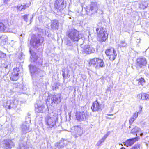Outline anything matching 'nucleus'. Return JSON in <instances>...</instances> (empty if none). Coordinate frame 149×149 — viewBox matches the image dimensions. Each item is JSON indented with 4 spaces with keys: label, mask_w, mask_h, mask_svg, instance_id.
I'll return each instance as SVG.
<instances>
[{
    "label": "nucleus",
    "mask_w": 149,
    "mask_h": 149,
    "mask_svg": "<svg viewBox=\"0 0 149 149\" xmlns=\"http://www.w3.org/2000/svg\"><path fill=\"white\" fill-rule=\"evenodd\" d=\"M148 1H143L140 3L139 5V7L142 9H144L147 7L148 5Z\"/></svg>",
    "instance_id": "nucleus-26"
},
{
    "label": "nucleus",
    "mask_w": 149,
    "mask_h": 149,
    "mask_svg": "<svg viewBox=\"0 0 149 149\" xmlns=\"http://www.w3.org/2000/svg\"><path fill=\"white\" fill-rule=\"evenodd\" d=\"M36 111L38 112L42 113L43 111V110L44 108V107L43 105H38L35 106Z\"/></svg>",
    "instance_id": "nucleus-27"
},
{
    "label": "nucleus",
    "mask_w": 149,
    "mask_h": 149,
    "mask_svg": "<svg viewBox=\"0 0 149 149\" xmlns=\"http://www.w3.org/2000/svg\"><path fill=\"white\" fill-rule=\"evenodd\" d=\"M55 145L58 149H62L65 146V143L62 142V141H61L60 142L56 143Z\"/></svg>",
    "instance_id": "nucleus-28"
},
{
    "label": "nucleus",
    "mask_w": 149,
    "mask_h": 149,
    "mask_svg": "<svg viewBox=\"0 0 149 149\" xmlns=\"http://www.w3.org/2000/svg\"><path fill=\"white\" fill-rule=\"evenodd\" d=\"M73 133L76 137H78L81 136L83 134L82 128L80 125L75 126Z\"/></svg>",
    "instance_id": "nucleus-13"
},
{
    "label": "nucleus",
    "mask_w": 149,
    "mask_h": 149,
    "mask_svg": "<svg viewBox=\"0 0 149 149\" xmlns=\"http://www.w3.org/2000/svg\"><path fill=\"white\" fill-rule=\"evenodd\" d=\"M104 64L103 61V60H102V61L101 62V63L99 65V66L101 67H103L104 66Z\"/></svg>",
    "instance_id": "nucleus-43"
},
{
    "label": "nucleus",
    "mask_w": 149,
    "mask_h": 149,
    "mask_svg": "<svg viewBox=\"0 0 149 149\" xmlns=\"http://www.w3.org/2000/svg\"><path fill=\"white\" fill-rule=\"evenodd\" d=\"M63 76L65 78V72H64L63 71V74H62Z\"/></svg>",
    "instance_id": "nucleus-49"
},
{
    "label": "nucleus",
    "mask_w": 149,
    "mask_h": 149,
    "mask_svg": "<svg viewBox=\"0 0 149 149\" xmlns=\"http://www.w3.org/2000/svg\"><path fill=\"white\" fill-rule=\"evenodd\" d=\"M4 3L5 4H8V2L10 1V0H3Z\"/></svg>",
    "instance_id": "nucleus-48"
},
{
    "label": "nucleus",
    "mask_w": 149,
    "mask_h": 149,
    "mask_svg": "<svg viewBox=\"0 0 149 149\" xmlns=\"http://www.w3.org/2000/svg\"><path fill=\"white\" fill-rule=\"evenodd\" d=\"M30 44L32 47L34 48L37 49L40 45V40L39 37L33 36L31 39Z\"/></svg>",
    "instance_id": "nucleus-6"
},
{
    "label": "nucleus",
    "mask_w": 149,
    "mask_h": 149,
    "mask_svg": "<svg viewBox=\"0 0 149 149\" xmlns=\"http://www.w3.org/2000/svg\"><path fill=\"white\" fill-rule=\"evenodd\" d=\"M147 63L146 59L144 57H141L137 59L136 65L137 67L141 68L146 66Z\"/></svg>",
    "instance_id": "nucleus-9"
},
{
    "label": "nucleus",
    "mask_w": 149,
    "mask_h": 149,
    "mask_svg": "<svg viewBox=\"0 0 149 149\" xmlns=\"http://www.w3.org/2000/svg\"><path fill=\"white\" fill-rule=\"evenodd\" d=\"M51 28L53 30H57L58 27V23L57 20H54L52 22L51 25Z\"/></svg>",
    "instance_id": "nucleus-23"
},
{
    "label": "nucleus",
    "mask_w": 149,
    "mask_h": 149,
    "mask_svg": "<svg viewBox=\"0 0 149 149\" xmlns=\"http://www.w3.org/2000/svg\"><path fill=\"white\" fill-rule=\"evenodd\" d=\"M143 135V133H141L140 134V136H142Z\"/></svg>",
    "instance_id": "nucleus-52"
},
{
    "label": "nucleus",
    "mask_w": 149,
    "mask_h": 149,
    "mask_svg": "<svg viewBox=\"0 0 149 149\" xmlns=\"http://www.w3.org/2000/svg\"><path fill=\"white\" fill-rule=\"evenodd\" d=\"M138 113L137 112H136L133 115V116L132 117L135 118L136 119L138 116Z\"/></svg>",
    "instance_id": "nucleus-39"
},
{
    "label": "nucleus",
    "mask_w": 149,
    "mask_h": 149,
    "mask_svg": "<svg viewBox=\"0 0 149 149\" xmlns=\"http://www.w3.org/2000/svg\"><path fill=\"white\" fill-rule=\"evenodd\" d=\"M28 15H24L23 16V19L24 20L26 21V22H27L28 20V18H27V16Z\"/></svg>",
    "instance_id": "nucleus-41"
},
{
    "label": "nucleus",
    "mask_w": 149,
    "mask_h": 149,
    "mask_svg": "<svg viewBox=\"0 0 149 149\" xmlns=\"http://www.w3.org/2000/svg\"><path fill=\"white\" fill-rule=\"evenodd\" d=\"M102 60L101 59H99L98 58H97V62H96V65H98L101 63L102 61Z\"/></svg>",
    "instance_id": "nucleus-38"
},
{
    "label": "nucleus",
    "mask_w": 149,
    "mask_h": 149,
    "mask_svg": "<svg viewBox=\"0 0 149 149\" xmlns=\"http://www.w3.org/2000/svg\"><path fill=\"white\" fill-rule=\"evenodd\" d=\"M129 128H131V126H130H130H129Z\"/></svg>",
    "instance_id": "nucleus-57"
},
{
    "label": "nucleus",
    "mask_w": 149,
    "mask_h": 149,
    "mask_svg": "<svg viewBox=\"0 0 149 149\" xmlns=\"http://www.w3.org/2000/svg\"><path fill=\"white\" fill-rule=\"evenodd\" d=\"M137 139L138 137H136L127 140L125 141V145L127 147L131 146L134 144L135 142L137 141Z\"/></svg>",
    "instance_id": "nucleus-18"
},
{
    "label": "nucleus",
    "mask_w": 149,
    "mask_h": 149,
    "mask_svg": "<svg viewBox=\"0 0 149 149\" xmlns=\"http://www.w3.org/2000/svg\"><path fill=\"white\" fill-rule=\"evenodd\" d=\"M29 6V5L28 4H26L25 5H23V10L27 8H28Z\"/></svg>",
    "instance_id": "nucleus-42"
},
{
    "label": "nucleus",
    "mask_w": 149,
    "mask_h": 149,
    "mask_svg": "<svg viewBox=\"0 0 149 149\" xmlns=\"http://www.w3.org/2000/svg\"><path fill=\"white\" fill-rule=\"evenodd\" d=\"M19 74L17 72H12L10 75V80L14 81L17 80L19 78Z\"/></svg>",
    "instance_id": "nucleus-22"
},
{
    "label": "nucleus",
    "mask_w": 149,
    "mask_h": 149,
    "mask_svg": "<svg viewBox=\"0 0 149 149\" xmlns=\"http://www.w3.org/2000/svg\"><path fill=\"white\" fill-rule=\"evenodd\" d=\"M13 72H17L19 71V69L18 68L16 67L15 68H14L13 69Z\"/></svg>",
    "instance_id": "nucleus-40"
},
{
    "label": "nucleus",
    "mask_w": 149,
    "mask_h": 149,
    "mask_svg": "<svg viewBox=\"0 0 149 149\" xmlns=\"http://www.w3.org/2000/svg\"><path fill=\"white\" fill-rule=\"evenodd\" d=\"M100 140V141H101V142L102 143L104 141L103 139H101Z\"/></svg>",
    "instance_id": "nucleus-51"
},
{
    "label": "nucleus",
    "mask_w": 149,
    "mask_h": 149,
    "mask_svg": "<svg viewBox=\"0 0 149 149\" xmlns=\"http://www.w3.org/2000/svg\"><path fill=\"white\" fill-rule=\"evenodd\" d=\"M17 100H7L4 103L3 106L6 108L9 109L13 107H15L17 104L15 103V102Z\"/></svg>",
    "instance_id": "nucleus-11"
},
{
    "label": "nucleus",
    "mask_w": 149,
    "mask_h": 149,
    "mask_svg": "<svg viewBox=\"0 0 149 149\" xmlns=\"http://www.w3.org/2000/svg\"><path fill=\"white\" fill-rule=\"evenodd\" d=\"M97 58H95L90 60L88 64L89 65L94 66L96 65Z\"/></svg>",
    "instance_id": "nucleus-29"
},
{
    "label": "nucleus",
    "mask_w": 149,
    "mask_h": 149,
    "mask_svg": "<svg viewBox=\"0 0 149 149\" xmlns=\"http://www.w3.org/2000/svg\"><path fill=\"white\" fill-rule=\"evenodd\" d=\"M67 76L68 78H69L70 77V75L67 74Z\"/></svg>",
    "instance_id": "nucleus-53"
},
{
    "label": "nucleus",
    "mask_w": 149,
    "mask_h": 149,
    "mask_svg": "<svg viewBox=\"0 0 149 149\" xmlns=\"http://www.w3.org/2000/svg\"><path fill=\"white\" fill-rule=\"evenodd\" d=\"M115 118V116H114L113 118H111V117H107L106 118H107V119H111V118L114 119V118Z\"/></svg>",
    "instance_id": "nucleus-50"
},
{
    "label": "nucleus",
    "mask_w": 149,
    "mask_h": 149,
    "mask_svg": "<svg viewBox=\"0 0 149 149\" xmlns=\"http://www.w3.org/2000/svg\"><path fill=\"white\" fill-rule=\"evenodd\" d=\"M9 31V28L7 24L5 25L3 23L0 22V31L8 32Z\"/></svg>",
    "instance_id": "nucleus-20"
},
{
    "label": "nucleus",
    "mask_w": 149,
    "mask_h": 149,
    "mask_svg": "<svg viewBox=\"0 0 149 149\" xmlns=\"http://www.w3.org/2000/svg\"><path fill=\"white\" fill-rule=\"evenodd\" d=\"M61 101V95L60 94L57 95H54L51 98V104L53 105V103L55 104H58Z\"/></svg>",
    "instance_id": "nucleus-14"
},
{
    "label": "nucleus",
    "mask_w": 149,
    "mask_h": 149,
    "mask_svg": "<svg viewBox=\"0 0 149 149\" xmlns=\"http://www.w3.org/2000/svg\"><path fill=\"white\" fill-rule=\"evenodd\" d=\"M127 45V44L125 42V40L120 41V44L117 45V46L118 47L121 48L122 47H126Z\"/></svg>",
    "instance_id": "nucleus-30"
},
{
    "label": "nucleus",
    "mask_w": 149,
    "mask_h": 149,
    "mask_svg": "<svg viewBox=\"0 0 149 149\" xmlns=\"http://www.w3.org/2000/svg\"><path fill=\"white\" fill-rule=\"evenodd\" d=\"M66 49L68 50H72L73 49V44L70 40L66 42Z\"/></svg>",
    "instance_id": "nucleus-25"
},
{
    "label": "nucleus",
    "mask_w": 149,
    "mask_h": 149,
    "mask_svg": "<svg viewBox=\"0 0 149 149\" xmlns=\"http://www.w3.org/2000/svg\"><path fill=\"white\" fill-rule=\"evenodd\" d=\"M140 146L139 145L137 144L134 145L130 149H138L140 148Z\"/></svg>",
    "instance_id": "nucleus-36"
},
{
    "label": "nucleus",
    "mask_w": 149,
    "mask_h": 149,
    "mask_svg": "<svg viewBox=\"0 0 149 149\" xmlns=\"http://www.w3.org/2000/svg\"><path fill=\"white\" fill-rule=\"evenodd\" d=\"M102 143L101 142V141H100V140H99L97 144V146H100Z\"/></svg>",
    "instance_id": "nucleus-46"
},
{
    "label": "nucleus",
    "mask_w": 149,
    "mask_h": 149,
    "mask_svg": "<svg viewBox=\"0 0 149 149\" xmlns=\"http://www.w3.org/2000/svg\"><path fill=\"white\" fill-rule=\"evenodd\" d=\"M58 120V114L57 113L52 112L49 113L45 117L46 125L47 127H55Z\"/></svg>",
    "instance_id": "nucleus-1"
},
{
    "label": "nucleus",
    "mask_w": 149,
    "mask_h": 149,
    "mask_svg": "<svg viewBox=\"0 0 149 149\" xmlns=\"http://www.w3.org/2000/svg\"><path fill=\"white\" fill-rule=\"evenodd\" d=\"M107 115H108V116H113V114H107Z\"/></svg>",
    "instance_id": "nucleus-54"
},
{
    "label": "nucleus",
    "mask_w": 149,
    "mask_h": 149,
    "mask_svg": "<svg viewBox=\"0 0 149 149\" xmlns=\"http://www.w3.org/2000/svg\"><path fill=\"white\" fill-rule=\"evenodd\" d=\"M29 67L31 75H33L35 74L36 76L37 75L40 77L42 76L43 72L39 68H37L32 65H30Z\"/></svg>",
    "instance_id": "nucleus-5"
},
{
    "label": "nucleus",
    "mask_w": 149,
    "mask_h": 149,
    "mask_svg": "<svg viewBox=\"0 0 149 149\" xmlns=\"http://www.w3.org/2000/svg\"><path fill=\"white\" fill-rule=\"evenodd\" d=\"M21 36H23V35H22V34H21Z\"/></svg>",
    "instance_id": "nucleus-58"
},
{
    "label": "nucleus",
    "mask_w": 149,
    "mask_h": 149,
    "mask_svg": "<svg viewBox=\"0 0 149 149\" xmlns=\"http://www.w3.org/2000/svg\"><path fill=\"white\" fill-rule=\"evenodd\" d=\"M88 113L86 110L82 111H78L76 113L77 119L79 121H85L88 118Z\"/></svg>",
    "instance_id": "nucleus-4"
},
{
    "label": "nucleus",
    "mask_w": 149,
    "mask_h": 149,
    "mask_svg": "<svg viewBox=\"0 0 149 149\" xmlns=\"http://www.w3.org/2000/svg\"><path fill=\"white\" fill-rule=\"evenodd\" d=\"M66 36L73 42L77 41L82 38L79 31L74 29H69L66 32Z\"/></svg>",
    "instance_id": "nucleus-2"
},
{
    "label": "nucleus",
    "mask_w": 149,
    "mask_h": 149,
    "mask_svg": "<svg viewBox=\"0 0 149 149\" xmlns=\"http://www.w3.org/2000/svg\"><path fill=\"white\" fill-rule=\"evenodd\" d=\"M69 116L70 115V114L69 113Z\"/></svg>",
    "instance_id": "nucleus-60"
},
{
    "label": "nucleus",
    "mask_w": 149,
    "mask_h": 149,
    "mask_svg": "<svg viewBox=\"0 0 149 149\" xmlns=\"http://www.w3.org/2000/svg\"><path fill=\"white\" fill-rule=\"evenodd\" d=\"M31 130L29 126L27 123H24L21 126L22 132L24 134H26L30 132Z\"/></svg>",
    "instance_id": "nucleus-15"
},
{
    "label": "nucleus",
    "mask_w": 149,
    "mask_h": 149,
    "mask_svg": "<svg viewBox=\"0 0 149 149\" xmlns=\"http://www.w3.org/2000/svg\"><path fill=\"white\" fill-rule=\"evenodd\" d=\"M24 54L22 53H21V54L20 56L19 57V58L20 59H22L23 58V56H24Z\"/></svg>",
    "instance_id": "nucleus-47"
},
{
    "label": "nucleus",
    "mask_w": 149,
    "mask_h": 149,
    "mask_svg": "<svg viewBox=\"0 0 149 149\" xmlns=\"http://www.w3.org/2000/svg\"><path fill=\"white\" fill-rule=\"evenodd\" d=\"M55 7L59 10V11L63 10L66 7L63 0H59L55 1L54 4Z\"/></svg>",
    "instance_id": "nucleus-10"
},
{
    "label": "nucleus",
    "mask_w": 149,
    "mask_h": 149,
    "mask_svg": "<svg viewBox=\"0 0 149 149\" xmlns=\"http://www.w3.org/2000/svg\"><path fill=\"white\" fill-rule=\"evenodd\" d=\"M117 56L116 53L110 55L109 56V58L111 61L114 60L116 57Z\"/></svg>",
    "instance_id": "nucleus-33"
},
{
    "label": "nucleus",
    "mask_w": 149,
    "mask_h": 149,
    "mask_svg": "<svg viewBox=\"0 0 149 149\" xmlns=\"http://www.w3.org/2000/svg\"><path fill=\"white\" fill-rule=\"evenodd\" d=\"M48 102H49V101L48 100V99L47 100V103Z\"/></svg>",
    "instance_id": "nucleus-56"
},
{
    "label": "nucleus",
    "mask_w": 149,
    "mask_h": 149,
    "mask_svg": "<svg viewBox=\"0 0 149 149\" xmlns=\"http://www.w3.org/2000/svg\"><path fill=\"white\" fill-rule=\"evenodd\" d=\"M137 97L142 100H148L149 99V94L145 93L140 94L138 95Z\"/></svg>",
    "instance_id": "nucleus-21"
},
{
    "label": "nucleus",
    "mask_w": 149,
    "mask_h": 149,
    "mask_svg": "<svg viewBox=\"0 0 149 149\" xmlns=\"http://www.w3.org/2000/svg\"><path fill=\"white\" fill-rule=\"evenodd\" d=\"M105 53L107 56L116 53V51H115L113 48H111L110 49L107 50L105 51Z\"/></svg>",
    "instance_id": "nucleus-24"
},
{
    "label": "nucleus",
    "mask_w": 149,
    "mask_h": 149,
    "mask_svg": "<svg viewBox=\"0 0 149 149\" xmlns=\"http://www.w3.org/2000/svg\"><path fill=\"white\" fill-rule=\"evenodd\" d=\"M91 109L93 112L98 111L100 109V107L97 101H95L93 103Z\"/></svg>",
    "instance_id": "nucleus-17"
},
{
    "label": "nucleus",
    "mask_w": 149,
    "mask_h": 149,
    "mask_svg": "<svg viewBox=\"0 0 149 149\" xmlns=\"http://www.w3.org/2000/svg\"><path fill=\"white\" fill-rule=\"evenodd\" d=\"M90 10L87 11L88 15L92 14L97 13V3L95 2H92L90 5Z\"/></svg>",
    "instance_id": "nucleus-12"
},
{
    "label": "nucleus",
    "mask_w": 149,
    "mask_h": 149,
    "mask_svg": "<svg viewBox=\"0 0 149 149\" xmlns=\"http://www.w3.org/2000/svg\"><path fill=\"white\" fill-rule=\"evenodd\" d=\"M2 144L4 148L8 149L11 148L15 146L14 143L12 140L5 139L2 142Z\"/></svg>",
    "instance_id": "nucleus-8"
},
{
    "label": "nucleus",
    "mask_w": 149,
    "mask_h": 149,
    "mask_svg": "<svg viewBox=\"0 0 149 149\" xmlns=\"http://www.w3.org/2000/svg\"><path fill=\"white\" fill-rule=\"evenodd\" d=\"M8 40V37L6 35L0 36V45H5Z\"/></svg>",
    "instance_id": "nucleus-19"
},
{
    "label": "nucleus",
    "mask_w": 149,
    "mask_h": 149,
    "mask_svg": "<svg viewBox=\"0 0 149 149\" xmlns=\"http://www.w3.org/2000/svg\"><path fill=\"white\" fill-rule=\"evenodd\" d=\"M30 52L31 55V60L34 62H36L37 64H41L42 63V56L38 57L36 54L31 49H30Z\"/></svg>",
    "instance_id": "nucleus-7"
},
{
    "label": "nucleus",
    "mask_w": 149,
    "mask_h": 149,
    "mask_svg": "<svg viewBox=\"0 0 149 149\" xmlns=\"http://www.w3.org/2000/svg\"><path fill=\"white\" fill-rule=\"evenodd\" d=\"M120 149H125V148H124V147H121Z\"/></svg>",
    "instance_id": "nucleus-55"
},
{
    "label": "nucleus",
    "mask_w": 149,
    "mask_h": 149,
    "mask_svg": "<svg viewBox=\"0 0 149 149\" xmlns=\"http://www.w3.org/2000/svg\"><path fill=\"white\" fill-rule=\"evenodd\" d=\"M6 56V54L0 51V58H5Z\"/></svg>",
    "instance_id": "nucleus-35"
},
{
    "label": "nucleus",
    "mask_w": 149,
    "mask_h": 149,
    "mask_svg": "<svg viewBox=\"0 0 149 149\" xmlns=\"http://www.w3.org/2000/svg\"><path fill=\"white\" fill-rule=\"evenodd\" d=\"M108 136L107 134H106L104 135V136L102 137V139H103L105 141L106 138Z\"/></svg>",
    "instance_id": "nucleus-44"
},
{
    "label": "nucleus",
    "mask_w": 149,
    "mask_h": 149,
    "mask_svg": "<svg viewBox=\"0 0 149 149\" xmlns=\"http://www.w3.org/2000/svg\"><path fill=\"white\" fill-rule=\"evenodd\" d=\"M135 118L133 117H131L129 120V124L130 125H131L133 122L135 120Z\"/></svg>",
    "instance_id": "nucleus-34"
},
{
    "label": "nucleus",
    "mask_w": 149,
    "mask_h": 149,
    "mask_svg": "<svg viewBox=\"0 0 149 149\" xmlns=\"http://www.w3.org/2000/svg\"><path fill=\"white\" fill-rule=\"evenodd\" d=\"M17 8L20 11L23 10V5L17 6Z\"/></svg>",
    "instance_id": "nucleus-37"
},
{
    "label": "nucleus",
    "mask_w": 149,
    "mask_h": 149,
    "mask_svg": "<svg viewBox=\"0 0 149 149\" xmlns=\"http://www.w3.org/2000/svg\"><path fill=\"white\" fill-rule=\"evenodd\" d=\"M140 130V128H139L136 126H135L132 130L131 131V133L134 134H135L136 136H137V134L136 133L139 132Z\"/></svg>",
    "instance_id": "nucleus-31"
},
{
    "label": "nucleus",
    "mask_w": 149,
    "mask_h": 149,
    "mask_svg": "<svg viewBox=\"0 0 149 149\" xmlns=\"http://www.w3.org/2000/svg\"><path fill=\"white\" fill-rule=\"evenodd\" d=\"M96 31L98 37L100 38V42H105L108 38V34L104 30L103 28H98L96 29Z\"/></svg>",
    "instance_id": "nucleus-3"
},
{
    "label": "nucleus",
    "mask_w": 149,
    "mask_h": 149,
    "mask_svg": "<svg viewBox=\"0 0 149 149\" xmlns=\"http://www.w3.org/2000/svg\"><path fill=\"white\" fill-rule=\"evenodd\" d=\"M7 66H6V67H5V68H7Z\"/></svg>",
    "instance_id": "nucleus-59"
},
{
    "label": "nucleus",
    "mask_w": 149,
    "mask_h": 149,
    "mask_svg": "<svg viewBox=\"0 0 149 149\" xmlns=\"http://www.w3.org/2000/svg\"><path fill=\"white\" fill-rule=\"evenodd\" d=\"M138 82V85H142V86L145 82L144 79L143 78H141L136 80Z\"/></svg>",
    "instance_id": "nucleus-32"
},
{
    "label": "nucleus",
    "mask_w": 149,
    "mask_h": 149,
    "mask_svg": "<svg viewBox=\"0 0 149 149\" xmlns=\"http://www.w3.org/2000/svg\"><path fill=\"white\" fill-rule=\"evenodd\" d=\"M84 51L86 54H90L91 53H94L95 50V49L89 45H86L84 48Z\"/></svg>",
    "instance_id": "nucleus-16"
},
{
    "label": "nucleus",
    "mask_w": 149,
    "mask_h": 149,
    "mask_svg": "<svg viewBox=\"0 0 149 149\" xmlns=\"http://www.w3.org/2000/svg\"><path fill=\"white\" fill-rule=\"evenodd\" d=\"M108 136L107 134H106L104 135V136L102 137V139H103L105 141L106 138Z\"/></svg>",
    "instance_id": "nucleus-45"
}]
</instances>
